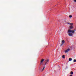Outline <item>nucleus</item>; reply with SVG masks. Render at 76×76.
I'll return each instance as SVG.
<instances>
[{
	"label": "nucleus",
	"instance_id": "obj_1",
	"mask_svg": "<svg viewBox=\"0 0 76 76\" xmlns=\"http://www.w3.org/2000/svg\"><path fill=\"white\" fill-rule=\"evenodd\" d=\"M75 31L70 29H69L67 32V33L68 34V35L70 36V37H72L73 36V34H75Z\"/></svg>",
	"mask_w": 76,
	"mask_h": 76
},
{
	"label": "nucleus",
	"instance_id": "obj_2",
	"mask_svg": "<svg viewBox=\"0 0 76 76\" xmlns=\"http://www.w3.org/2000/svg\"><path fill=\"white\" fill-rule=\"evenodd\" d=\"M48 61H49V60H48V59L45 61V65H46V64H47L48 63Z\"/></svg>",
	"mask_w": 76,
	"mask_h": 76
},
{
	"label": "nucleus",
	"instance_id": "obj_3",
	"mask_svg": "<svg viewBox=\"0 0 76 76\" xmlns=\"http://www.w3.org/2000/svg\"><path fill=\"white\" fill-rule=\"evenodd\" d=\"M70 51V48H69L66 50H65L64 51L65 53H67V52H69Z\"/></svg>",
	"mask_w": 76,
	"mask_h": 76
},
{
	"label": "nucleus",
	"instance_id": "obj_4",
	"mask_svg": "<svg viewBox=\"0 0 76 76\" xmlns=\"http://www.w3.org/2000/svg\"><path fill=\"white\" fill-rule=\"evenodd\" d=\"M62 43L61 44V45H60V46H62L64 44V40H63V41H62Z\"/></svg>",
	"mask_w": 76,
	"mask_h": 76
},
{
	"label": "nucleus",
	"instance_id": "obj_5",
	"mask_svg": "<svg viewBox=\"0 0 76 76\" xmlns=\"http://www.w3.org/2000/svg\"><path fill=\"white\" fill-rule=\"evenodd\" d=\"M73 28V27L72 26H71L69 27V29H72Z\"/></svg>",
	"mask_w": 76,
	"mask_h": 76
},
{
	"label": "nucleus",
	"instance_id": "obj_6",
	"mask_svg": "<svg viewBox=\"0 0 76 76\" xmlns=\"http://www.w3.org/2000/svg\"><path fill=\"white\" fill-rule=\"evenodd\" d=\"M44 61V59H42L41 61V64H42V62L43 61Z\"/></svg>",
	"mask_w": 76,
	"mask_h": 76
},
{
	"label": "nucleus",
	"instance_id": "obj_7",
	"mask_svg": "<svg viewBox=\"0 0 76 76\" xmlns=\"http://www.w3.org/2000/svg\"><path fill=\"white\" fill-rule=\"evenodd\" d=\"M69 61H70L72 60V58H69Z\"/></svg>",
	"mask_w": 76,
	"mask_h": 76
},
{
	"label": "nucleus",
	"instance_id": "obj_8",
	"mask_svg": "<svg viewBox=\"0 0 76 76\" xmlns=\"http://www.w3.org/2000/svg\"><path fill=\"white\" fill-rule=\"evenodd\" d=\"M63 58H65V56L64 55H63L62 56Z\"/></svg>",
	"mask_w": 76,
	"mask_h": 76
},
{
	"label": "nucleus",
	"instance_id": "obj_9",
	"mask_svg": "<svg viewBox=\"0 0 76 76\" xmlns=\"http://www.w3.org/2000/svg\"><path fill=\"white\" fill-rule=\"evenodd\" d=\"M70 74L71 75H73V72L72 71L71 72Z\"/></svg>",
	"mask_w": 76,
	"mask_h": 76
},
{
	"label": "nucleus",
	"instance_id": "obj_10",
	"mask_svg": "<svg viewBox=\"0 0 76 76\" xmlns=\"http://www.w3.org/2000/svg\"><path fill=\"white\" fill-rule=\"evenodd\" d=\"M69 17L70 18H72V15H69Z\"/></svg>",
	"mask_w": 76,
	"mask_h": 76
},
{
	"label": "nucleus",
	"instance_id": "obj_11",
	"mask_svg": "<svg viewBox=\"0 0 76 76\" xmlns=\"http://www.w3.org/2000/svg\"><path fill=\"white\" fill-rule=\"evenodd\" d=\"M73 62L74 63H75V62H76V59H74V60Z\"/></svg>",
	"mask_w": 76,
	"mask_h": 76
},
{
	"label": "nucleus",
	"instance_id": "obj_12",
	"mask_svg": "<svg viewBox=\"0 0 76 76\" xmlns=\"http://www.w3.org/2000/svg\"><path fill=\"white\" fill-rule=\"evenodd\" d=\"M45 69V67H44L43 69H42V71H43Z\"/></svg>",
	"mask_w": 76,
	"mask_h": 76
},
{
	"label": "nucleus",
	"instance_id": "obj_13",
	"mask_svg": "<svg viewBox=\"0 0 76 76\" xmlns=\"http://www.w3.org/2000/svg\"><path fill=\"white\" fill-rule=\"evenodd\" d=\"M73 25V23H70V25H71V26H72Z\"/></svg>",
	"mask_w": 76,
	"mask_h": 76
},
{
	"label": "nucleus",
	"instance_id": "obj_14",
	"mask_svg": "<svg viewBox=\"0 0 76 76\" xmlns=\"http://www.w3.org/2000/svg\"><path fill=\"white\" fill-rule=\"evenodd\" d=\"M68 25H70V23H68Z\"/></svg>",
	"mask_w": 76,
	"mask_h": 76
},
{
	"label": "nucleus",
	"instance_id": "obj_15",
	"mask_svg": "<svg viewBox=\"0 0 76 76\" xmlns=\"http://www.w3.org/2000/svg\"><path fill=\"white\" fill-rule=\"evenodd\" d=\"M74 1H75V2H76V0H74Z\"/></svg>",
	"mask_w": 76,
	"mask_h": 76
}]
</instances>
